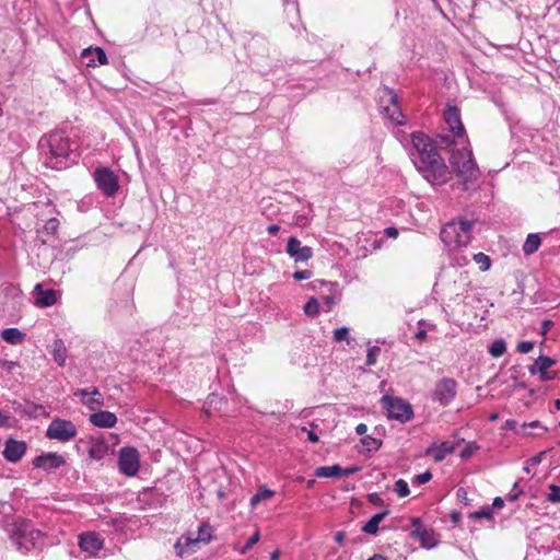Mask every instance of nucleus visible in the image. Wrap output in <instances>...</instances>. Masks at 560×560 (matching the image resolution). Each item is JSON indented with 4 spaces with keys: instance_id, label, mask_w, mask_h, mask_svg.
I'll list each match as a JSON object with an SVG mask.
<instances>
[{
    "instance_id": "obj_56",
    "label": "nucleus",
    "mask_w": 560,
    "mask_h": 560,
    "mask_svg": "<svg viewBox=\"0 0 560 560\" xmlns=\"http://www.w3.org/2000/svg\"><path fill=\"white\" fill-rule=\"evenodd\" d=\"M361 470L360 466H350L347 468L341 467V477H348Z\"/></svg>"
},
{
    "instance_id": "obj_42",
    "label": "nucleus",
    "mask_w": 560,
    "mask_h": 560,
    "mask_svg": "<svg viewBox=\"0 0 560 560\" xmlns=\"http://www.w3.org/2000/svg\"><path fill=\"white\" fill-rule=\"evenodd\" d=\"M59 220L57 218H50L46 221L44 225V231L46 234L55 235L59 229Z\"/></svg>"
},
{
    "instance_id": "obj_29",
    "label": "nucleus",
    "mask_w": 560,
    "mask_h": 560,
    "mask_svg": "<svg viewBox=\"0 0 560 560\" xmlns=\"http://www.w3.org/2000/svg\"><path fill=\"white\" fill-rule=\"evenodd\" d=\"M541 244V238L538 233H530L527 235L523 244V253L527 256L535 254Z\"/></svg>"
},
{
    "instance_id": "obj_8",
    "label": "nucleus",
    "mask_w": 560,
    "mask_h": 560,
    "mask_svg": "<svg viewBox=\"0 0 560 560\" xmlns=\"http://www.w3.org/2000/svg\"><path fill=\"white\" fill-rule=\"evenodd\" d=\"M93 178L97 188L106 196L113 197L119 189L118 176L108 167L100 166L95 168Z\"/></svg>"
},
{
    "instance_id": "obj_24",
    "label": "nucleus",
    "mask_w": 560,
    "mask_h": 560,
    "mask_svg": "<svg viewBox=\"0 0 560 560\" xmlns=\"http://www.w3.org/2000/svg\"><path fill=\"white\" fill-rule=\"evenodd\" d=\"M50 353L59 366H65L68 353L62 339L57 338L52 341Z\"/></svg>"
},
{
    "instance_id": "obj_32",
    "label": "nucleus",
    "mask_w": 560,
    "mask_h": 560,
    "mask_svg": "<svg viewBox=\"0 0 560 560\" xmlns=\"http://www.w3.org/2000/svg\"><path fill=\"white\" fill-rule=\"evenodd\" d=\"M273 493L267 487H259L257 492L250 498V505L256 506L259 502L270 499Z\"/></svg>"
},
{
    "instance_id": "obj_37",
    "label": "nucleus",
    "mask_w": 560,
    "mask_h": 560,
    "mask_svg": "<svg viewBox=\"0 0 560 560\" xmlns=\"http://www.w3.org/2000/svg\"><path fill=\"white\" fill-rule=\"evenodd\" d=\"M469 517L474 518V520H480V518L493 520V510L491 506L485 505L481 509H479L478 511L470 513Z\"/></svg>"
},
{
    "instance_id": "obj_4",
    "label": "nucleus",
    "mask_w": 560,
    "mask_h": 560,
    "mask_svg": "<svg viewBox=\"0 0 560 560\" xmlns=\"http://www.w3.org/2000/svg\"><path fill=\"white\" fill-rule=\"evenodd\" d=\"M474 221L458 220L446 223L441 232L440 237L450 249L466 246L471 240V229Z\"/></svg>"
},
{
    "instance_id": "obj_30",
    "label": "nucleus",
    "mask_w": 560,
    "mask_h": 560,
    "mask_svg": "<svg viewBox=\"0 0 560 560\" xmlns=\"http://www.w3.org/2000/svg\"><path fill=\"white\" fill-rule=\"evenodd\" d=\"M108 452V445L104 441H95L89 448V456L95 460H101Z\"/></svg>"
},
{
    "instance_id": "obj_2",
    "label": "nucleus",
    "mask_w": 560,
    "mask_h": 560,
    "mask_svg": "<svg viewBox=\"0 0 560 560\" xmlns=\"http://www.w3.org/2000/svg\"><path fill=\"white\" fill-rule=\"evenodd\" d=\"M39 156L43 164L51 170H66L80 159L79 147L66 130H54L40 137Z\"/></svg>"
},
{
    "instance_id": "obj_27",
    "label": "nucleus",
    "mask_w": 560,
    "mask_h": 560,
    "mask_svg": "<svg viewBox=\"0 0 560 560\" xmlns=\"http://www.w3.org/2000/svg\"><path fill=\"white\" fill-rule=\"evenodd\" d=\"M1 338L10 345H20L25 338V334L19 328L11 327L5 328L1 331Z\"/></svg>"
},
{
    "instance_id": "obj_46",
    "label": "nucleus",
    "mask_w": 560,
    "mask_h": 560,
    "mask_svg": "<svg viewBox=\"0 0 560 560\" xmlns=\"http://www.w3.org/2000/svg\"><path fill=\"white\" fill-rule=\"evenodd\" d=\"M432 479V474L430 470H427L422 474L416 475L412 479V482L420 486L429 482Z\"/></svg>"
},
{
    "instance_id": "obj_22",
    "label": "nucleus",
    "mask_w": 560,
    "mask_h": 560,
    "mask_svg": "<svg viewBox=\"0 0 560 560\" xmlns=\"http://www.w3.org/2000/svg\"><path fill=\"white\" fill-rule=\"evenodd\" d=\"M13 407L15 412L26 416L28 418H37L39 416L38 411H44V406L39 404H35L33 401L26 400L24 402L13 401Z\"/></svg>"
},
{
    "instance_id": "obj_43",
    "label": "nucleus",
    "mask_w": 560,
    "mask_h": 560,
    "mask_svg": "<svg viewBox=\"0 0 560 560\" xmlns=\"http://www.w3.org/2000/svg\"><path fill=\"white\" fill-rule=\"evenodd\" d=\"M549 490H550V492L547 494V501H549L551 503L560 502V487L551 483L549 486Z\"/></svg>"
},
{
    "instance_id": "obj_34",
    "label": "nucleus",
    "mask_w": 560,
    "mask_h": 560,
    "mask_svg": "<svg viewBox=\"0 0 560 560\" xmlns=\"http://www.w3.org/2000/svg\"><path fill=\"white\" fill-rule=\"evenodd\" d=\"M506 351V345L503 339H495L489 347V353L493 358L502 357Z\"/></svg>"
},
{
    "instance_id": "obj_60",
    "label": "nucleus",
    "mask_w": 560,
    "mask_h": 560,
    "mask_svg": "<svg viewBox=\"0 0 560 560\" xmlns=\"http://www.w3.org/2000/svg\"><path fill=\"white\" fill-rule=\"evenodd\" d=\"M517 427V421L514 420V419H508L505 422H504V425H503V429H506V430H515Z\"/></svg>"
},
{
    "instance_id": "obj_17",
    "label": "nucleus",
    "mask_w": 560,
    "mask_h": 560,
    "mask_svg": "<svg viewBox=\"0 0 560 560\" xmlns=\"http://www.w3.org/2000/svg\"><path fill=\"white\" fill-rule=\"evenodd\" d=\"M337 285H338L337 282L324 281V280H315L310 283V287L313 290H318L323 287H326L329 289V294H327L323 298V310L327 313L332 310V307L335 306V304L337 302V298H336Z\"/></svg>"
},
{
    "instance_id": "obj_49",
    "label": "nucleus",
    "mask_w": 560,
    "mask_h": 560,
    "mask_svg": "<svg viewBox=\"0 0 560 560\" xmlns=\"http://www.w3.org/2000/svg\"><path fill=\"white\" fill-rule=\"evenodd\" d=\"M456 497L463 504L470 505L471 500L468 498V492L465 488H458Z\"/></svg>"
},
{
    "instance_id": "obj_64",
    "label": "nucleus",
    "mask_w": 560,
    "mask_h": 560,
    "mask_svg": "<svg viewBox=\"0 0 560 560\" xmlns=\"http://www.w3.org/2000/svg\"><path fill=\"white\" fill-rule=\"evenodd\" d=\"M366 431H368V427H366V424H364V423H359V424L355 427V433H357L358 435H363V434H365V433H366Z\"/></svg>"
},
{
    "instance_id": "obj_51",
    "label": "nucleus",
    "mask_w": 560,
    "mask_h": 560,
    "mask_svg": "<svg viewBox=\"0 0 560 560\" xmlns=\"http://www.w3.org/2000/svg\"><path fill=\"white\" fill-rule=\"evenodd\" d=\"M534 345L535 343L533 341H522L517 345V350L521 353H528L529 351L533 350Z\"/></svg>"
},
{
    "instance_id": "obj_36",
    "label": "nucleus",
    "mask_w": 560,
    "mask_h": 560,
    "mask_svg": "<svg viewBox=\"0 0 560 560\" xmlns=\"http://www.w3.org/2000/svg\"><path fill=\"white\" fill-rule=\"evenodd\" d=\"M361 443L369 452L378 451L383 444L382 440L375 439L371 435H365L361 439Z\"/></svg>"
},
{
    "instance_id": "obj_47",
    "label": "nucleus",
    "mask_w": 560,
    "mask_h": 560,
    "mask_svg": "<svg viewBox=\"0 0 560 560\" xmlns=\"http://www.w3.org/2000/svg\"><path fill=\"white\" fill-rule=\"evenodd\" d=\"M83 404L90 408V409H95L96 406H103L104 405V399L101 396H92L90 398H88V400H83Z\"/></svg>"
},
{
    "instance_id": "obj_21",
    "label": "nucleus",
    "mask_w": 560,
    "mask_h": 560,
    "mask_svg": "<svg viewBox=\"0 0 560 560\" xmlns=\"http://www.w3.org/2000/svg\"><path fill=\"white\" fill-rule=\"evenodd\" d=\"M37 292L35 304L38 307L46 308L54 305L57 302V292L54 289L44 290L40 283L35 285Z\"/></svg>"
},
{
    "instance_id": "obj_25",
    "label": "nucleus",
    "mask_w": 560,
    "mask_h": 560,
    "mask_svg": "<svg viewBox=\"0 0 560 560\" xmlns=\"http://www.w3.org/2000/svg\"><path fill=\"white\" fill-rule=\"evenodd\" d=\"M389 510H384L374 514L363 526L362 532L368 535H376L380 523L389 514Z\"/></svg>"
},
{
    "instance_id": "obj_61",
    "label": "nucleus",
    "mask_w": 560,
    "mask_h": 560,
    "mask_svg": "<svg viewBox=\"0 0 560 560\" xmlns=\"http://www.w3.org/2000/svg\"><path fill=\"white\" fill-rule=\"evenodd\" d=\"M451 522L455 525H457L462 520V514L457 511H453L450 515Z\"/></svg>"
},
{
    "instance_id": "obj_63",
    "label": "nucleus",
    "mask_w": 560,
    "mask_h": 560,
    "mask_svg": "<svg viewBox=\"0 0 560 560\" xmlns=\"http://www.w3.org/2000/svg\"><path fill=\"white\" fill-rule=\"evenodd\" d=\"M504 506V501L501 497H495L492 502V508L502 509Z\"/></svg>"
},
{
    "instance_id": "obj_55",
    "label": "nucleus",
    "mask_w": 560,
    "mask_h": 560,
    "mask_svg": "<svg viewBox=\"0 0 560 560\" xmlns=\"http://www.w3.org/2000/svg\"><path fill=\"white\" fill-rule=\"evenodd\" d=\"M558 373L556 371H548L540 372L539 376L541 381H552L557 377Z\"/></svg>"
},
{
    "instance_id": "obj_40",
    "label": "nucleus",
    "mask_w": 560,
    "mask_h": 560,
    "mask_svg": "<svg viewBox=\"0 0 560 560\" xmlns=\"http://www.w3.org/2000/svg\"><path fill=\"white\" fill-rule=\"evenodd\" d=\"M380 352H381V348L378 346H372L368 349L366 362H365L368 366H372L376 363L377 355L380 354Z\"/></svg>"
},
{
    "instance_id": "obj_7",
    "label": "nucleus",
    "mask_w": 560,
    "mask_h": 560,
    "mask_svg": "<svg viewBox=\"0 0 560 560\" xmlns=\"http://www.w3.org/2000/svg\"><path fill=\"white\" fill-rule=\"evenodd\" d=\"M457 382L452 377H442L439 380L431 393L433 401L439 402L441 406H448L457 395Z\"/></svg>"
},
{
    "instance_id": "obj_52",
    "label": "nucleus",
    "mask_w": 560,
    "mask_h": 560,
    "mask_svg": "<svg viewBox=\"0 0 560 560\" xmlns=\"http://www.w3.org/2000/svg\"><path fill=\"white\" fill-rule=\"evenodd\" d=\"M368 500L370 503H372L373 505H377V506H383L384 505V500L381 498V495L376 492H373V493H370L368 495Z\"/></svg>"
},
{
    "instance_id": "obj_28",
    "label": "nucleus",
    "mask_w": 560,
    "mask_h": 560,
    "mask_svg": "<svg viewBox=\"0 0 560 560\" xmlns=\"http://www.w3.org/2000/svg\"><path fill=\"white\" fill-rule=\"evenodd\" d=\"M314 476L318 478H339L341 477V466L338 464L331 466H320L314 471Z\"/></svg>"
},
{
    "instance_id": "obj_31",
    "label": "nucleus",
    "mask_w": 560,
    "mask_h": 560,
    "mask_svg": "<svg viewBox=\"0 0 560 560\" xmlns=\"http://www.w3.org/2000/svg\"><path fill=\"white\" fill-rule=\"evenodd\" d=\"M94 55H98V63L100 65H106L108 62L107 56L105 50L102 47H93L90 46L88 48H84L81 52V57L85 59L92 58Z\"/></svg>"
},
{
    "instance_id": "obj_23",
    "label": "nucleus",
    "mask_w": 560,
    "mask_h": 560,
    "mask_svg": "<svg viewBox=\"0 0 560 560\" xmlns=\"http://www.w3.org/2000/svg\"><path fill=\"white\" fill-rule=\"evenodd\" d=\"M410 535L411 537L417 538L423 548L431 549L438 546L439 541L432 530L415 528Z\"/></svg>"
},
{
    "instance_id": "obj_19",
    "label": "nucleus",
    "mask_w": 560,
    "mask_h": 560,
    "mask_svg": "<svg viewBox=\"0 0 560 560\" xmlns=\"http://www.w3.org/2000/svg\"><path fill=\"white\" fill-rule=\"evenodd\" d=\"M456 445L452 442L444 441L440 444L433 443L428 447L427 454L432 455L435 463L442 462L447 455L455 452Z\"/></svg>"
},
{
    "instance_id": "obj_50",
    "label": "nucleus",
    "mask_w": 560,
    "mask_h": 560,
    "mask_svg": "<svg viewBox=\"0 0 560 560\" xmlns=\"http://www.w3.org/2000/svg\"><path fill=\"white\" fill-rule=\"evenodd\" d=\"M312 277V271L311 270H298L293 273V279L295 281H302V280H307Z\"/></svg>"
},
{
    "instance_id": "obj_59",
    "label": "nucleus",
    "mask_w": 560,
    "mask_h": 560,
    "mask_svg": "<svg viewBox=\"0 0 560 560\" xmlns=\"http://www.w3.org/2000/svg\"><path fill=\"white\" fill-rule=\"evenodd\" d=\"M552 326H553V323L551 320L544 319L541 323V326H540V332L542 335H546L551 329Z\"/></svg>"
},
{
    "instance_id": "obj_35",
    "label": "nucleus",
    "mask_w": 560,
    "mask_h": 560,
    "mask_svg": "<svg viewBox=\"0 0 560 560\" xmlns=\"http://www.w3.org/2000/svg\"><path fill=\"white\" fill-rule=\"evenodd\" d=\"M319 302L316 298L312 296L304 305V313L310 317H316L319 313Z\"/></svg>"
},
{
    "instance_id": "obj_45",
    "label": "nucleus",
    "mask_w": 560,
    "mask_h": 560,
    "mask_svg": "<svg viewBox=\"0 0 560 560\" xmlns=\"http://www.w3.org/2000/svg\"><path fill=\"white\" fill-rule=\"evenodd\" d=\"M479 450V446L475 443H469L465 448H463L459 453V457L462 459H468L470 458L477 451Z\"/></svg>"
},
{
    "instance_id": "obj_54",
    "label": "nucleus",
    "mask_w": 560,
    "mask_h": 560,
    "mask_svg": "<svg viewBox=\"0 0 560 560\" xmlns=\"http://www.w3.org/2000/svg\"><path fill=\"white\" fill-rule=\"evenodd\" d=\"M526 428L535 429V428H541L544 432L548 431L547 427H542L541 423L538 420H534L532 422H524L522 425V429L525 430Z\"/></svg>"
},
{
    "instance_id": "obj_53",
    "label": "nucleus",
    "mask_w": 560,
    "mask_h": 560,
    "mask_svg": "<svg viewBox=\"0 0 560 560\" xmlns=\"http://www.w3.org/2000/svg\"><path fill=\"white\" fill-rule=\"evenodd\" d=\"M11 427V417L0 410V428H10Z\"/></svg>"
},
{
    "instance_id": "obj_62",
    "label": "nucleus",
    "mask_w": 560,
    "mask_h": 560,
    "mask_svg": "<svg viewBox=\"0 0 560 560\" xmlns=\"http://www.w3.org/2000/svg\"><path fill=\"white\" fill-rule=\"evenodd\" d=\"M522 493H523L522 490H518L517 492L516 491H511L508 494V500L511 501V502H514V501L518 500V498L521 497Z\"/></svg>"
},
{
    "instance_id": "obj_57",
    "label": "nucleus",
    "mask_w": 560,
    "mask_h": 560,
    "mask_svg": "<svg viewBox=\"0 0 560 560\" xmlns=\"http://www.w3.org/2000/svg\"><path fill=\"white\" fill-rule=\"evenodd\" d=\"M547 451H541L539 453H537L536 455H534L533 457H530L528 459V463H530L532 465H538L541 463L544 456L546 455Z\"/></svg>"
},
{
    "instance_id": "obj_58",
    "label": "nucleus",
    "mask_w": 560,
    "mask_h": 560,
    "mask_svg": "<svg viewBox=\"0 0 560 560\" xmlns=\"http://www.w3.org/2000/svg\"><path fill=\"white\" fill-rule=\"evenodd\" d=\"M18 365H19V363L14 362V361L4 360V361L0 362V366L3 368L8 372H12L14 370V368Z\"/></svg>"
},
{
    "instance_id": "obj_18",
    "label": "nucleus",
    "mask_w": 560,
    "mask_h": 560,
    "mask_svg": "<svg viewBox=\"0 0 560 560\" xmlns=\"http://www.w3.org/2000/svg\"><path fill=\"white\" fill-rule=\"evenodd\" d=\"M390 106L383 108L384 115L395 125H405V116L398 106V97L393 91L389 92Z\"/></svg>"
},
{
    "instance_id": "obj_44",
    "label": "nucleus",
    "mask_w": 560,
    "mask_h": 560,
    "mask_svg": "<svg viewBox=\"0 0 560 560\" xmlns=\"http://www.w3.org/2000/svg\"><path fill=\"white\" fill-rule=\"evenodd\" d=\"M349 328L343 326V327H339L337 328L335 331H334V340L337 341V342H340V341H343V340H347L348 343L350 342L349 341Z\"/></svg>"
},
{
    "instance_id": "obj_1",
    "label": "nucleus",
    "mask_w": 560,
    "mask_h": 560,
    "mask_svg": "<svg viewBox=\"0 0 560 560\" xmlns=\"http://www.w3.org/2000/svg\"><path fill=\"white\" fill-rule=\"evenodd\" d=\"M410 156L419 173L433 186L447 182L448 168L438 152L435 142L423 131L411 133Z\"/></svg>"
},
{
    "instance_id": "obj_20",
    "label": "nucleus",
    "mask_w": 560,
    "mask_h": 560,
    "mask_svg": "<svg viewBox=\"0 0 560 560\" xmlns=\"http://www.w3.org/2000/svg\"><path fill=\"white\" fill-rule=\"evenodd\" d=\"M89 420L94 427L103 429L114 428L117 423L116 415L107 410H100L92 413Z\"/></svg>"
},
{
    "instance_id": "obj_12",
    "label": "nucleus",
    "mask_w": 560,
    "mask_h": 560,
    "mask_svg": "<svg viewBox=\"0 0 560 560\" xmlns=\"http://www.w3.org/2000/svg\"><path fill=\"white\" fill-rule=\"evenodd\" d=\"M65 464V456L56 452L42 453L32 460L34 468L43 469L45 471L56 470Z\"/></svg>"
},
{
    "instance_id": "obj_9",
    "label": "nucleus",
    "mask_w": 560,
    "mask_h": 560,
    "mask_svg": "<svg viewBox=\"0 0 560 560\" xmlns=\"http://www.w3.org/2000/svg\"><path fill=\"white\" fill-rule=\"evenodd\" d=\"M78 430L70 420L55 418L46 430V436L60 442L71 441L77 436Z\"/></svg>"
},
{
    "instance_id": "obj_10",
    "label": "nucleus",
    "mask_w": 560,
    "mask_h": 560,
    "mask_svg": "<svg viewBox=\"0 0 560 560\" xmlns=\"http://www.w3.org/2000/svg\"><path fill=\"white\" fill-rule=\"evenodd\" d=\"M211 538H212V527L207 523H202L198 527V535L196 538L187 537L185 539V544H182L180 541H177L175 544L176 553L179 557H184V555H187V553H192L196 551V547L198 546V544H200V542L208 544V542H210Z\"/></svg>"
},
{
    "instance_id": "obj_26",
    "label": "nucleus",
    "mask_w": 560,
    "mask_h": 560,
    "mask_svg": "<svg viewBox=\"0 0 560 560\" xmlns=\"http://www.w3.org/2000/svg\"><path fill=\"white\" fill-rule=\"evenodd\" d=\"M556 364V360L547 357V355H539L536 361L529 365L528 371L532 375H535L540 372H545L550 366Z\"/></svg>"
},
{
    "instance_id": "obj_3",
    "label": "nucleus",
    "mask_w": 560,
    "mask_h": 560,
    "mask_svg": "<svg viewBox=\"0 0 560 560\" xmlns=\"http://www.w3.org/2000/svg\"><path fill=\"white\" fill-rule=\"evenodd\" d=\"M450 164L456 170L465 190H468L470 185L479 179L480 171L470 150L464 148L453 151Z\"/></svg>"
},
{
    "instance_id": "obj_15",
    "label": "nucleus",
    "mask_w": 560,
    "mask_h": 560,
    "mask_svg": "<svg viewBox=\"0 0 560 560\" xmlns=\"http://www.w3.org/2000/svg\"><path fill=\"white\" fill-rule=\"evenodd\" d=\"M285 250L296 262L307 261L313 256V248L310 246H302L301 242L295 236H291L288 240Z\"/></svg>"
},
{
    "instance_id": "obj_5",
    "label": "nucleus",
    "mask_w": 560,
    "mask_h": 560,
    "mask_svg": "<svg viewBox=\"0 0 560 560\" xmlns=\"http://www.w3.org/2000/svg\"><path fill=\"white\" fill-rule=\"evenodd\" d=\"M42 538L43 533L39 529L33 528L24 521L14 524V528L10 537L12 544L23 553H27L35 548Z\"/></svg>"
},
{
    "instance_id": "obj_38",
    "label": "nucleus",
    "mask_w": 560,
    "mask_h": 560,
    "mask_svg": "<svg viewBox=\"0 0 560 560\" xmlns=\"http://www.w3.org/2000/svg\"><path fill=\"white\" fill-rule=\"evenodd\" d=\"M474 260L479 265L481 271H487L491 267V259L483 253H477L474 255Z\"/></svg>"
},
{
    "instance_id": "obj_16",
    "label": "nucleus",
    "mask_w": 560,
    "mask_h": 560,
    "mask_svg": "<svg viewBox=\"0 0 560 560\" xmlns=\"http://www.w3.org/2000/svg\"><path fill=\"white\" fill-rule=\"evenodd\" d=\"M103 546L104 540L96 533L88 532L79 536V547L84 552L95 555L103 548Z\"/></svg>"
},
{
    "instance_id": "obj_41",
    "label": "nucleus",
    "mask_w": 560,
    "mask_h": 560,
    "mask_svg": "<svg viewBox=\"0 0 560 560\" xmlns=\"http://www.w3.org/2000/svg\"><path fill=\"white\" fill-rule=\"evenodd\" d=\"M74 396L80 397L81 400L83 401V400H88V398H90V396H101V393L97 387H92L91 390H89L86 388H81L74 393Z\"/></svg>"
},
{
    "instance_id": "obj_39",
    "label": "nucleus",
    "mask_w": 560,
    "mask_h": 560,
    "mask_svg": "<svg viewBox=\"0 0 560 560\" xmlns=\"http://www.w3.org/2000/svg\"><path fill=\"white\" fill-rule=\"evenodd\" d=\"M394 491L397 493L398 497L400 498H405L407 495H409L410 493V490H409V486H408V482L404 479H398L395 481V488H394Z\"/></svg>"
},
{
    "instance_id": "obj_33",
    "label": "nucleus",
    "mask_w": 560,
    "mask_h": 560,
    "mask_svg": "<svg viewBox=\"0 0 560 560\" xmlns=\"http://www.w3.org/2000/svg\"><path fill=\"white\" fill-rule=\"evenodd\" d=\"M225 404L223 397L217 394H210L205 401V411L210 412L212 408L220 409Z\"/></svg>"
},
{
    "instance_id": "obj_6",
    "label": "nucleus",
    "mask_w": 560,
    "mask_h": 560,
    "mask_svg": "<svg viewBox=\"0 0 560 560\" xmlns=\"http://www.w3.org/2000/svg\"><path fill=\"white\" fill-rule=\"evenodd\" d=\"M381 405L386 410L389 420L407 423L415 418L411 404L401 397L384 395L381 398Z\"/></svg>"
},
{
    "instance_id": "obj_13",
    "label": "nucleus",
    "mask_w": 560,
    "mask_h": 560,
    "mask_svg": "<svg viewBox=\"0 0 560 560\" xmlns=\"http://www.w3.org/2000/svg\"><path fill=\"white\" fill-rule=\"evenodd\" d=\"M27 443L25 441L16 440L13 438H9L4 442V448L2 451V456L9 463L15 464L19 463L27 451Z\"/></svg>"
},
{
    "instance_id": "obj_14",
    "label": "nucleus",
    "mask_w": 560,
    "mask_h": 560,
    "mask_svg": "<svg viewBox=\"0 0 560 560\" xmlns=\"http://www.w3.org/2000/svg\"><path fill=\"white\" fill-rule=\"evenodd\" d=\"M443 116L446 125L448 126L450 131L455 137L465 136V127L462 122L460 110L457 106L447 104Z\"/></svg>"
},
{
    "instance_id": "obj_11",
    "label": "nucleus",
    "mask_w": 560,
    "mask_h": 560,
    "mask_svg": "<svg viewBox=\"0 0 560 560\" xmlns=\"http://www.w3.org/2000/svg\"><path fill=\"white\" fill-rule=\"evenodd\" d=\"M140 457L137 448L131 446L122 447L118 454V468L121 474L133 477L138 474Z\"/></svg>"
},
{
    "instance_id": "obj_48",
    "label": "nucleus",
    "mask_w": 560,
    "mask_h": 560,
    "mask_svg": "<svg viewBox=\"0 0 560 560\" xmlns=\"http://www.w3.org/2000/svg\"><path fill=\"white\" fill-rule=\"evenodd\" d=\"M259 538H260L259 532L256 530L254 533V535L244 545V547L242 549V553H245L246 551H248L255 544L258 542Z\"/></svg>"
}]
</instances>
